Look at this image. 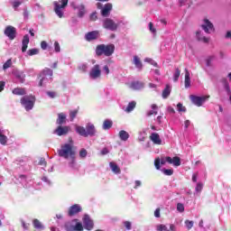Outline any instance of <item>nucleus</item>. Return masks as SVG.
I'll use <instances>...</instances> for the list:
<instances>
[{
    "label": "nucleus",
    "instance_id": "de8ad7c7",
    "mask_svg": "<svg viewBox=\"0 0 231 231\" xmlns=\"http://www.w3.org/2000/svg\"><path fill=\"white\" fill-rule=\"evenodd\" d=\"M177 210L179 212H185V206H183V204H181V203H178L177 204Z\"/></svg>",
    "mask_w": 231,
    "mask_h": 231
},
{
    "label": "nucleus",
    "instance_id": "37998d69",
    "mask_svg": "<svg viewBox=\"0 0 231 231\" xmlns=\"http://www.w3.org/2000/svg\"><path fill=\"white\" fill-rule=\"evenodd\" d=\"M38 165H41L42 167H46L48 165V162H46L45 158H41Z\"/></svg>",
    "mask_w": 231,
    "mask_h": 231
},
{
    "label": "nucleus",
    "instance_id": "f3484780",
    "mask_svg": "<svg viewBox=\"0 0 231 231\" xmlns=\"http://www.w3.org/2000/svg\"><path fill=\"white\" fill-rule=\"evenodd\" d=\"M111 10H113V4L111 3L106 4L101 10V15L103 17H107L109 14H111Z\"/></svg>",
    "mask_w": 231,
    "mask_h": 231
},
{
    "label": "nucleus",
    "instance_id": "69168bd1",
    "mask_svg": "<svg viewBox=\"0 0 231 231\" xmlns=\"http://www.w3.org/2000/svg\"><path fill=\"white\" fill-rule=\"evenodd\" d=\"M104 71H106V75H109V67L107 65H106L104 68H103Z\"/></svg>",
    "mask_w": 231,
    "mask_h": 231
},
{
    "label": "nucleus",
    "instance_id": "20e7f679",
    "mask_svg": "<svg viewBox=\"0 0 231 231\" xmlns=\"http://www.w3.org/2000/svg\"><path fill=\"white\" fill-rule=\"evenodd\" d=\"M69 2V0H61L60 1V4H59V2H54V12L55 14L58 15V17H60V19H62L64 17V13L62 12V8H65L68 6V3Z\"/></svg>",
    "mask_w": 231,
    "mask_h": 231
},
{
    "label": "nucleus",
    "instance_id": "cd10ccee",
    "mask_svg": "<svg viewBox=\"0 0 231 231\" xmlns=\"http://www.w3.org/2000/svg\"><path fill=\"white\" fill-rule=\"evenodd\" d=\"M151 107L152 110L147 113V116H152V115L154 116L158 115V111H156L158 109V106L156 104H152Z\"/></svg>",
    "mask_w": 231,
    "mask_h": 231
},
{
    "label": "nucleus",
    "instance_id": "2f4dec72",
    "mask_svg": "<svg viewBox=\"0 0 231 231\" xmlns=\"http://www.w3.org/2000/svg\"><path fill=\"white\" fill-rule=\"evenodd\" d=\"M171 95V86L166 85L165 88L162 90V98H167Z\"/></svg>",
    "mask_w": 231,
    "mask_h": 231
},
{
    "label": "nucleus",
    "instance_id": "603ef678",
    "mask_svg": "<svg viewBox=\"0 0 231 231\" xmlns=\"http://www.w3.org/2000/svg\"><path fill=\"white\" fill-rule=\"evenodd\" d=\"M201 190H203V184L199 182L196 187V192H201Z\"/></svg>",
    "mask_w": 231,
    "mask_h": 231
},
{
    "label": "nucleus",
    "instance_id": "774afa93",
    "mask_svg": "<svg viewBox=\"0 0 231 231\" xmlns=\"http://www.w3.org/2000/svg\"><path fill=\"white\" fill-rule=\"evenodd\" d=\"M19 6H21V2H14V8H17V7H19Z\"/></svg>",
    "mask_w": 231,
    "mask_h": 231
},
{
    "label": "nucleus",
    "instance_id": "72a5a7b5",
    "mask_svg": "<svg viewBox=\"0 0 231 231\" xmlns=\"http://www.w3.org/2000/svg\"><path fill=\"white\" fill-rule=\"evenodd\" d=\"M134 107H136V102L132 101L128 104L125 112L126 113H131V111H133V109H134Z\"/></svg>",
    "mask_w": 231,
    "mask_h": 231
},
{
    "label": "nucleus",
    "instance_id": "4be33fe9",
    "mask_svg": "<svg viewBox=\"0 0 231 231\" xmlns=\"http://www.w3.org/2000/svg\"><path fill=\"white\" fill-rule=\"evenodd\" d=\"M185 71V80H184V84H185V88H190V72H189L188 69H184Z\"/></svg>",
    "mask_w": 231,
    "mask_h": 231
},
{
    "label": "nucleus",
    "instance_id": "680f3d73",
    "mask_svg": "<svg viewBox=\"0 0 231 231\" xmlns=\"http://www.w3.org/2000/svg\"><path fill=\"white\" fill-rule=\"evenodd\" d=\"M5 81H0V92L5 89Z\"/></svg>",
    "mask_w": 231,
    "mask_h": 231
},
{
    "label": "nucleus",
    "instance_id": "2eb2a0df",
    "mask_svg": "<svg viewBox=\"0 0 231 231\" xmlns=\"http://www.w3.org/2000/svg\"><path fill=\"white\" fill-rule=\"evenodd\" d=\"M83 224L86 230H93V227L95 226V223L93 220H91V218H89V216H85Z\"/></svg>",
    "mask_w": 231,
    "mask_h": 231
},
{
    "label": "nucleus",
    "instance_id": "aec40b11",
    "mask_svg": "<svg viewBox=\"0 0 231 231\" xmlns=\"http://www.w3.org/2000/svg\"><path fill=\"white\" fill-rule=\"evenodd\" d=\"M131 89H134V91H138L142 88H143V83L140 81H134L130 84Z\"/></svg>",
    "mask_w": 231,
    "mask_h": 231
},
{
    "label": "nucleus",
    "instance_id": "09e8293b",
    "mask_svg": "<svg viewBox=\"0 0 231 231\" xmlns=\"http://www.w3.org/2000/svg\"><path fill=\"white\" fill-rule=\"evenodd\" d=\"M54 51H56V53H60V44L59 43V42H54Z\"/></svg>",
    "mask_w": 231,
    "mask_h": 231
},
{
    "label": "nucleus",
    "instance_id": "f8f14e48",
    "mask_svg": "<svg viewBox=\"0 0 231 231\" xmlns=\"http://www.w3.org/2000/svg\"><path fill=\"white\" fill-rule=\"evenodd\" d=\"M100 37V32L98 31L88 32L85 34V39L88 42H91V41H97Z\"/></svg>",
    "mask_w": 231,
    "mask_h": 231
},
{
    "label": "nucleus",
    "instance_id": "4c0bfd02",
    "mask_svg": "<svg viewBox=\"0 0 231 231\" xmlns=\"http://www.w3.org/2000/svg\"><path fill=\"white\" fill-rule=\"evenodd\" d=\"M39 53V49H30L28 51H27V54L30 56V57H33V55H38Z\"/></svg>",
    "mask_w": 231,
    "mask_h": 231
},
{
    "label": "nucleus",
    "instance_id": "a19ab883",
    "mask_svg": "<svg viewBox=\"0 0 231 231\" xmlns=\"http://www.w3.org/2000/svg\"><path fill=\"white\" fill-rule=\"evenodd\" d=\"M12 67V60H7L6 62L4 63L3 69H8V68Z\"/></svg>",
    "mask_w": 231,
    "mask_h": 231
},
{
    "label": "nucleus",
    "instance_id": "a211bd4d",
    "mask_svg": "<svg viewBox=\"0 0 231 231\" xmlns=\"http://www.w3.org/2000/svg\"><path fill=\"white\" fill-rule=\"evenodd\" d=\"M22 51L24 53L26 50H28V44H30V36L28 34H25L22 41Z\"/></svg>",
    "mask_w": 231,
    "mask_h": 231
},
{
    "label": "nucleus",
    "instance_id": "423d86ee",
    "mask_svg": "<svg viewBox=\"0 0 231 231\" xmlns=\"http://www.w3.org/2000/svg\"><path fill=\"white\" fill-rule=\"evenodd\" d=\"M47 77H53V70L51 69L45 68L39 75L40 82L39 87L42 88V83L48 80Z\"/></svg>",
    "mask_w": 231,
    "mask_h": 231
},
{
    "label": "nucleus",
    "instance_id": "338daca9",
    "mask_svg": "<svg viewBox=\"0 0 231 231\" xmlns=\"http://www.w3.org/2000/svg\"><path fill=\"white\" fill-rule=\"evenodd\" d=\"M170 230L176 231V226H174L173 224L170 225Z\"/></svg>",
    "mask_w": 231,
    "mask_h": 231
},
{
    "label": "nucleus",
    "instance_id": "393cba45",
    "mask_svg": "<svg viewBox=\"0 0 231 231\" xmlns=\"http://www.w3.org/2000/svg\"><path fill=\"white\" fill-rule=\"evenodd\" d=\"M13 95H18V96L26 95V89L23 88H15L14 89H13Z\"/></svg>",
    "mask_w": 231,
    "mask_h": 231
},
{
    "label": "nucleus",
    "instance_id": "a18cd8bd",
    "mask_svg": "<svg viewBox=\"0 0 231 231\" xmlns=\"http://www.w3.org/2000/svg\"><path fill=\"white\" fill-rule=\"evenodd\" d=\"M160 163H161V161H160V158L158 157L154 160V165H155V169H157V171H160V169L162 167V166H160Z\"/></svg>",
    "mask_w": 231,
    "mask_h": 231
},
{
    "label": "nucleus",
    "instance_id": "e2e57ef3",
    "mask_svg": "<svg viewBox=\"0 0 231 231\" xmlns=\"http://www.w3.org/2000/svg\"><path fill=\"white\" fill-rule=\"evenodd\" d=\"M184 125H185V128L188 129V127L190 125V121L189 120H186L184 122Z\"/></svg>",
    "mask_w": 231,
    "mask_h": 231
},
{
    "label": "nucleus",
    "instance_id": "052dcab7",
    "mask_svg": "<svg viewBox=\"0 0 231 231\" xmlns=\"http://www.w3.org/2000/svg\"><path fill=\"white\" fill-rule=\"evenodd\" d=\"M160 208H157L156 209H155V211H154V216L156 217H160Z\"/></svg>",
    "mask_w": 231,
    "mask_h": 231
},
{
    "label": "nucleus",
    "instance_id": "bf43d9fd",
    "mask_svg": "<svg viewBox=\"0 0 231 231\" xmlns=\"http://www.w3.org/2000/svg\"><path fill=\"white\" fill-rule=\"evenodd\" d=\"M101 154H102V156H105V154H109V150H107V148H104L101 151Z\"/></svg>",
    "mask_w": 231,
    "mask_h": 231
},
{
    "label": "nucleus",
    "instance_id": "bb28decb",
    "mask_svg": "<svg viewBox=\"0 0 231 231\" xmlns=\"http://www.w3.org/2000/svg\"><path fill=\"white\" fill-rule=\"evenodd\" d=\"M111 127H113V121L109 119L105 120L103 123V129L107 131L108 129H111Z\"/></svg>",
    "mask_w": 231,
    "mask_h": 231
},
{
    "label": "nucleus",
    "instance_id": "864d4df0",
    "mask_svg": "<svg viewBox=\"0 0 231 231\" xmlns=\"http://www.w3.org/2000/svg\"><path fill=\"white\" fill-rule=\"evenodd\" d=\"M41 48L42 50H48V42H46V41H42L41 42Z\"/></svg>",
    "mask_w": 231,
    "mask_h": 231
},
{
    "label": "nucleus",
    "instance_id": "c85d7f7f",
    "mask_svg": "<svg viewBox=\"0 0 231 231\" xmlns=\"http://www.w3.org/2000/svg\"><path fill=\"white\" fill-rule=\"evenodd\" d=\"M78 16L84 17V15L86 14V6H84V5H80L79 6H78Z\"/></svg>",
    "mask_w": 231,
    "mask_h": 231
},
{
    "label": "nucleus",
    "instance_id": "c03bdc74",
    "mask_svg": "<svg viewBox=\"0 0 231 231\" xmlns=\"http://www.w3.org/2000/svg\"><path fill=\"white\" fill-rule=\"evenodd\" d=\"M88 156V151L86 149H81L79 151V158H86Z\"/></svg>",
    "mask_w": 231,
    "mask_h": 231
},
{
    "label": "nucleus",
    "instance_id": "e433bc0d",
    "mask_svg": "<svg viewBox=\"0 0 231 231\" xmlns=\"http://www.w3.org/2000/svg\"><path fill=\"white\" fill-rule=\"evenodd\" d=\"M177 109H178L179 113H186L187 112V108L181 103H178Z\"/></svg>",
    "mask_w": 231,
    "mask_h": 231
},
{
    "label": "nucleus",
    "instance_id": "c756f323",
    "mask_svg": "<svg viewBox=\"0 0 231 231\" xmlns=\"http://www.w3.org/2000/svg\"><path fill=\"white\" fill-rule=\"evenodd\" d=\"M134 64L136 68H138V69H142V68H143V65L142 64V61L140 60V58H138V56L134 57Z\"/></svg>",
    "mask_w": 231,
    "mask_h": 231
},
{
    "label": "nucleus",
    "instance_id": "c9c22d12",
    "mask_svg": "<svg viewBox=\"0 0 231 231\" xmlns=\"http://www.w3.org/2000/svg\"><path fill=\"white\" fill-rule=\"evenodd\" d=\"M181 75V70L180 69H175V72L173 74V80L174 82H178L180 76Z\"/></svg>",
    "mask_w": 231,
    "mask_h": 231
},
{
    "label": "nucleus",
    "instance_id": "8fccbe9b",
    "mask_svg": "<svg viewBox=\"0 0 231 231\" xmlns=\"http://www.w3.org/2000/svg\"><path fill=\"white\" fill-rule=\"evenodd\" d=\"M47 95L50 97V98H55L57 97V93L54 91H48Z\"/></svg>",
    "mask_w": 231,
    "mask_h": 231
},
{
    "label": "nucleus",
    "instance_id": "b1692460",
    "mask_svg": "<svg viewBox=\"0 0 231 231\" xmlns=\"http://www.w3.org/2000/svg\"><path fill=\"white\" fill-rule=\"evenodd\" d=\"M196 35H197L198 41H200L201 42H205L206 44H208V42H209V41H210V39H208L205 36H201V32L200 31H198L196 32Z\"/></svg>",
    "mask_w": 231,
    "mask_h": 231
},
{
    "label": "nucleus",
    "instance_id": "49530a36",
    "mask_svg": "<svg viewBox=\"0 0 231 231\" xmlns=\"http://www.w3.org/2000/svg\"><path fill=\"white\" fill-rule=\"evenodd\" d=\"M157 230L158 231H169V229L167 228V226L162 225V224L157 226Z\"/></svg>",
    "mask_w": 231,
    "mask_h": 231
},
{
    "label": "nucleus",
    "instance_id": "473e14b6",
    "mask_svg": "<svg viewBox=\"0 0 231 231\" xmlns=\"http://www.w3.org/2000/svg\"><path fill=\"white\" fill-rule=\"evenodd\" d=\"M77 115H79V109L69 111L70 122H73L77 118Z\"/></svg>",
    "mask_w": 231,
    "mask_h": 231
},
{
    "label": "nucleus",
    "instance_id": "39448f33",
    "mask_svg": "<svg viewBox=\"0 0 231 231\" xmlns=\"http://www.w3.org/2000/svg\"><path fill=\"white\" fill-rule=\"evenodd\" d=\"M189 98L192 104H194V106H197V107H201V106H203V104H205L207 100H208L209 97L208 96L198 97V96L190 95Z\"/></svg>",
    "mask_w": 231,
    "mask_h": 231
},
{
    "label": "nucleus",
    "instance_id": "f03ea898",
    "mask_svg": "<svg viewBox=\"0 0 231 231\" xmlns=\"http://www.w3.org/2000/svg\"><path fill=\"white\" fill-rule=\"evenodd\" d=\"M76 132L78 134H79V136L88 138V136H95L97 134V128H95V125L88 123L86 127L76 126Z\"/></svg>",
    "mask_w": 231,
    "mask_h": 231
},
{
    "label": "nucleus",
    "instance_id": "5701e85b",
    "mask_svg": "<svg viewBox=\"0 0 231 231\" xmlns=\"http://www.w3.org/2000/svg\"><path fill=\"white\" fill-rule=\"evenodd\" d=\"M119 138L123 142H127V140H129V133H127L125 130H121L119 132Z\"/></svg>",
    "mask_w": 231,
    "mask_h": 231
},
{
    "label": "nucleus",
    "instance_id": "13d9d810",
    "mask_svg": "<svg viewBox=\"0 0 231 231\" xmlns=\"http://www.w3.org/2000/svg\"><path fill=\"white\" fill-rule=\"evenodd\" d=\"M124 225H125L126 230H131V222L125 221V222L124 223Z\"/></svg>",
    "mask_w": 231,
    "mask_h": 231
},
{
    "label": "nucleus",
    "instance_id": "0eeeda50",
    "mask_svg": "<svg viewBox=\"0 0 231 231\" xmlns=\"http://www.w3.org/2000/svg\"><path fill=\"white\" fill-rule=\"evenodd\" d=\"M35 103V97H32V99L30 97H23L21 98V104L25 107L26 111H30L31 109H33V104Z\"/></svg>",
    "mask_w": 231,
    "mask_h": 231
},
{
    "label": "nucleus",
    "instance_id": "6e6552de",
    "mask_svg": "<svg viewBox=\"0 0 231 231\" xmlns=\"http://www.w3.org/2000/svg\"><path fill=\"white\" fill-rule=\"evenodd\" d=\"M103 28H106V30H110L111 32H116V30H118V24L111 18H106L103 22Z\"/></svg>",
    "mask_w": 231,
    "mask_h": 231
},
{
    "label": "nucleus",
    "instance_id": "ddd939ff",
    "mask_svg": "<svg viewBox=\"0 0 231 231\" xmlns=\"http://www.w3.org/2000/svg\"><path fill=\"white\" fill-rule=\"evenodd\" d=\"M100 75H102V71L100 70V65H95L89 72V77L91 79H98Z\"/></svg>",
    "mask_w": 231,
    "mask_h": 231
},
{
    "label": "nucleus",
    "instance_id": "4468645a",
    "mask_svg": "<svg viewBox=\"0 0 231 231\" xmlns=\"http://www.w3.org/2000/svg\"><path fill=\"white\" fill-rule=\"evenodd\" d=\"M79 212H82V208L79 204H74L69 208V216L71 217L73 216H76V214H79Z\"/></svg>",
    "mask_w": 231,
    "mask_h": 231
},
{
    "label": "nucleus",
    "instance_id": "412c9836",
    "mask_svg": "<svg viewBox=\"0 0 231 231\" xmlns=\"http://www.w3.org/2000/svg\"><path fill=\"white\" fill-rule=\"evenodd\" d=\"M56 124L58 125H63V124H66V114H64V113L58 114V118L56 120Z\"/></svg>",
    "mask_w": 231,
    "mask_h": 231
},
{
    "label": "nucleus",
    "instance_id": "dca6fc26",
    "mask_svg": "<svg viewBox=\"0 0 231 231\" xmlns=\"http://www.w3.org/2000/svg\"><path fill=\"white\" fill-rule=\"evenodd\" d=\"M166 162L171 165H174V167H180V165H181V159H180L178 156L173 158L168 156L166 157Z\"/></svg>",
    "mask_w": 231,
    "mask_h": 231
},
{
    "label": "nucleus",
    "instance_id": "79ce46f5",
    "mask_svg": "<svg viewBox=\"0 0 231 231\" xmlns=\"http://www.w3.org/2000/svg\"><path fill=\"white\" fill-rule=\"evenodd\" d=\"M74 230L76 231H82L84 230V226H82V223H77L74 226Z\"/></svg>",
    "mask_w": 231,
    "mask_h": 231
},
{
    "label": "nucleus",
    "instance_id": "f704fd0d",
    "mask_svg": "<svg viewBox=\"0 0 231 231\" xmlns=\"http://www.w3.org/2000/svg\"><path fill=\"white\" fill-rule=\"evenodd\" d=\"M221 82L226 91H227V93H230V84L228 83V80H226V79H222Z\"/></svg>",
    "mask_w": 231,
    "mask_h": 231
},
{
    "label": "nucleus",
    "instance_id": "9d476101",
    "mask_svg": "<svg viewBox=\"0 0 231 231\" xmlns=\"http://www.w3.org/2000/svg\"><path fill=\"white\" fill-rule=\"evenodd\" d=\"M71 128L69 126H62L59 125L55 130H54V134H57L58 136H66L69 133V130Z\"/></svg>",
    "mask_w": 231,
    "mask_h": 231
},
{
    "label": "nucleus",
    "instance_id": "7ed1b4c3",
    "mask_svg": "<svg viewBox=\"0 0 231 231\" xmlns=\"http://www.w3.org/2000/svg\"><path fill=\"white\" fill-rule=\"evenodd\" d=\"M115 53V44H99L96 47V55L97 57H111Z\"/></svg>",
    "mask_w": 231,
    "mask_h": 231
},
{
    "label": "nucleus",
    "instance_id": "7c9ffc66",
    "mask_svg": "<svg viewBox=\"0 0 231 231\" xmlns=\"http://www.w3.org/2000/svg\"><path fill=\"white\" fill-rule=\"evenodd\" d=\"M109 165H110V168L112 169V171L115 172V174H120L121 171L116 163L110 162Z\"/></svg>",
    "mask_w": 231,
    "mask_h": 231
},
{
    "label": "nucleus",
    "instance_id": "ea45409f",
    "mask_svg": "<svg viewBox=\"0 0 231 231\" xmlns=\"http://www.w3.org/2000/svg\"><path fill=\"white\" fill-rule=\"evenodd\" d=\"M185 226L188 228V230H190L192 228V226H194V221L185 220Z\"/></svg>",
    "mask_w": 231,
    "mask_h": 231
},
{
    "label": "nucleus",
    "instance_id": "58836bf2",
    "mask_svg": "<svg viewBox=\"0 0 231 231\" xmlns=\"http://www.w3.org/2000/svg\"><path fill=\"white\" fill-rule=\"evenodd\" d=\"M162 172H163V174H165V176H172L174 174V170H172V169H163Z\"/></svg>",
    "mask_w": 231,
    "mask_h": 231
},
{
    "label": "nucleus",
    "instance_id": "a878e982",
    "mask_svg": "<svg viewBox=\"0 0 231 231\" xmlns=\"http://www.w3.org/2000/svg\"><path fill=\"white\" fill-rule=\"evenodd\" d=\"M32 225L33 227L36 228L37 230H42V228H44V226H42V223H41V221H39V219L34 218L32 220Z\"/></svg>",
    "mask_w": 231,
    "mask_h": 231
},
{
    "label": "nucleus",
    "instance_id": "4d7b16f0",
    "mask_svg": "<svg viewBox=\"0 0 231 231\" xmlns=\"http://www.w3.org/2000/svg\"><path fill=\"white\" fill-rule=\"evenodd\" d=\"M149 28H150V31H152V33H156V29L153 27L152 22L149 23Z\"/></svg>",
    "mask_w": 231,
    "mask_h": 231
},
{
    "label": "nucleus",
    "instance_id": "1a4fd4ad",
    "mask_svg": "<svg viewBox=\"0 0 231 231\" xmlns=\"http://www.w3.org/2000/svg\"><path fill=\"white\" fill-rule=\"evenodd\" d=\"M4 33L6 35V37H8V39H10V41H14L17 35V30L15 27L8 25L5 27Z\"/></svg>",
    "mask_w": 231,
    "mask_h": 231
},
{
    "label": "nucleus",
    "instance_id": "f257e3e1",
    "mask_svg": "<svg viewBox=\"0 0 231 231\" xmlns=\"http://www.w3.org/2000/svg\"><path fill=\"white\" fill-rule=\"evenodd\" d=\"M58 154L60 158L65 160H70L69 162V167L75 168V163H77V148L73 145H62L60 150H58Z\"/></svg>",
    "mask_w": 231,
    "mask_h": 231
},
{
    "label": "nucleus",
    "instance_id": "6ab92c4d",
    "mask_svg": "<svg viewBox=\"0 0 231 231\" xmlns=\"http://www.w3.org/2000/svg\"><path fill=\"white\" fill-rule=\"evenodd\" d=\"M150 140L155 143V145H161L162 144V139H160V134H156V133H152L150 135Z\"/></svg>",
    "mask_w": 231,
    "mask_h": 231
},
{
    "label": "nucleus",
    "instance_id": "3c124183",
    "mask_svg": "<svg viewBox=\"0 0 231 231\" xmlns=\"http://www.w3.org/2000/svg\"><path fill=\"white\" fill-rule=\"evenodd\" d=\"M79 69L83 71V73H86V71H88V65L87 64H82L81 66L79 67Z\"/></svg>",
    "mask_w": 231,
    "mask_h": 231
},
{
    "label": "nucleus",
    "instance_id": "0e129e2a",
    "mask_svg": "<svg viewBox=\"0 0 231 231\" xmlns=\"http://www.w3.org/2000/svg\"><path fill=\"white\" fill-rule=\"evenodd\" d=\"M141 185H142V181L135 180V187H134V189H138V187H140Z\"/></svg>",
    "mask_w": 231,
    "mask_h": 231
},
{
    "label": "nucleus",
    "instance_id": "9b49d317",
    "mask_svg": "<svg viewBox=\"0 0 231 231\" xmlns=\"http://www.w3.org/2000/svg\"><path fill=\"white\" fill-rule=\"evenodd\" d=\"M201 28L206 33H210V32H216L214 24L208 19H204V24L201 25Z\"/></svg>",
    "mask_w": 231,
    "mask_h": 231
},
{
    "label": "nucleus",
    "instance_id": "6e6d98bb",
    "mask_svg": "<svg viewBox=\"0 0 231 231\" xmlns=\"http://www.w3.org/2000/svg\"><path fill=\"white\" fill-rule=\"evenodd\" d=\"M21 223H22V226H23V228H24V230H28V228H30V224H26V222H24V220H22Z\"/></svg>",
    "mask_w": 231,
    "mask_h": 231
},
{
    "label": "nucleus",
    "instance_id": "5fc2aeb1",
    "mask_svg": "<svg viewBox=\"0 0 231 231\" xmlns=\"http://www.w3.org/2000/svg\"><path fill=\"white\" fill-rule=\"evenodd\" d=\"M98 19V16L97 15V12H94L90 14V21H97Z\"/></svg>",
    "mask_w": 231,
    "mask_h": 231
}]
</instances>
